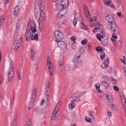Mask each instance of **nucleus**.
Masks as SVG:
<instances>
[{"instance_id": "nucleus-63", "label": "nucleus", "mask_w": 126, "mask_h": 126, "mask_svg": "<svg viewBox=\"0 0 126 126\" xmlns=\"http://www.w3.org/2000/svg\"><path fill=\"white\" fill-rule=\"evenodd\" d=\"M113 43L114 45L115 46L117 44V42L115 40H114V41L113 42Z\"/></svg>"}, {"instance_id": "nucleus-35", "label": "nucleus", "mask_w": 126, "mask_h": 126, "mask_svg": "<svg viewBox=\"0 0 126 126\" xmlns=\"http://www.w3.org/2000/svg\"><path fill=\"white\" fill-rule=\"evenodd\" d=\"M123 59L122 60L121 59H120V60L125 65L126 64V59L125 57V56L123 57Z\"/></svg>"}, {"instance_id": "nucleus-14", "label": "nucleus", "mask_w": 126, "mask_h": 126, "mask_svg": "<svg viewBox=\"0 0 126 126\" xmlns=\"http://www.w3.org/2000/svg\"><path fill=\"white\" fill-rule=\"evenodd\" d=\"M100 84L102 86H105V89L106 90H107L109 87V84L106 81H101L100 82Z\"/></svg>"}, {"instance_id": "nucleus-8", "label": "nucleus", "mask_w": 126, "mask_h": 126, "mask_svg": "<svg viewBox=\"0 0 126 126\" xmlns=\"http://www.w3.org/2000/svg\"><path fill=\"white\" fill-rule=\"evenodd\" d=\"M61 4L62 6V9H67L68 6L69 2L68 0H62Z\"/></svg>"}, {"instance_id": "nucleus-54", "label": "nucleus", "mask_w": 126, "mask_h": 126, "mask_svg": "<svg viewBox=\"0 0 126 126\" xmlns=\"http://www.w3.org/2000/svg\"><path fill=\"white\" fill-rule=\"evenodd\" d=\"M113 89L114 90L116 91H118L119 90V88L116 86H114L113 87Z\"/></svg>"}, {"instance_id": "nucleus-3", "label": "nucleus", "mask_w": 126, "mask_h": 126, "mask_svg": "<svg viewBox=\"0 0 126 126\" xmlns=\"http://www.w3.org/2000/svg\"><path fill=\"white\" fill-rule=\"evenodd\" d=\"M47 64L48 67V69L49 74L50 75H52L54 70V67L50 61V58L49 57L47 58Z\"/></svg>"}, {"instance_id": "nucleus-52", "label": "nucleus", "mask_w": 126, "mask_h": 126, "mask_svg": "<svg viewBox=\"0 0 126 126\" xmlns=\"http://www.w3.org/2000/svg\"><path fill=\"white\" fill-rule=\"evenodd\" d=\"M99 32H100V33H101L102 34V35H101V36H102L103 35V36L105 35H106L104 33L105 32L103 31V29L101 30H100Z\"/></svg>"}, {"instance_id": "nucleus-49", "label": "nucleus", "mask_w": 126, "mask_h": 126, "mask_svg": "<svg viewBox=\"0 0 126 126\" xmlns=\"http://www.w3.org/2000/svg\"><path fill=\"white\" fill-rule=\"evenodd\" d=\"M90 115L91 118L93 119H94V112L93 111H91L90 112Z\"/></svg>"}, {"instance_id": "nucleus-53", "label": "nucleus", "mask_w": 126, "mask_h": 126, "mask_svg": "<svg viewBox=\"0 0 126 126\" xmlns=\"http://www.w3.org/2000/svg\"><path fill=\"white\" fill-rule=\"evenodd\" d=\"M105 2V4L106 5H108L111 2V1L110 0H108L107 1H104Z\"/></svg>"}, {"instance_id": "nucleus-17", "label": "nucleus", "mask_w": 126, "mask_h": 126, "mask_svg": "<svg viewBox=\"0 0 126 126\" xmlns=\"http://www.w3.org/2000/svg\"><path fill=\"white\" fill-rule=\"evenodd\" d=\"M20 8L19 6L17 5L14 8V14L15 15H17L19 12Z\"/></svg>"}, {"instance_id": "nucleus-30", "label": "nucleus", "mask_w": 126, "mask_h": 126, "mask_svg": "<svg viewBox=\"0 0 126 126\" xmlns=\"http://www.w3.org/2000/svg\"><path fill=\"white\" fill-rule=\"evenodd\" d=\"M105 56V53L104 51V50L103 49L102 51L101 52V53L100 55V59H103V58H104Z\"/></svg>"}, {"instance_id": "nucleus-13", "label": "nucleus", "mask_w": 126, "mask_h": 126, "mask_svg": "<svg viewBox=\"0 0 126 126\" xmlns=\"http://www.w3.org/2000/svg\"><path fill=\"white\" fill-rule=\"evenodd\" d=\"M50 83L49 82H48L47 83V85L45 88V91L46 94H51L50 93V89L49 88Z\"/></svg>"}, {"instance_id": "nucleus-59", "label": "nucleus", "mask_w": 126, "mask_h": 126, "mask_svg": "<svg viewBox=\"0 0 126 126\" xmlns=\"http://www.w3.org/2000/svg\"><path fill=\"white\" fill-rule=\"evenodd\" d=\"M12 69H13V64H11L10 65L9 70L11 71Z\"/></svg>"}, {"instance_id": "nucleus-37", "label": "nucleus", "mask_w": 126, "mask_h": 126, "mask_svg": "<svg viewBox=\"0 0 126 126\" xmlns=\"http://www.w3.org/2000/svg\"><path fill=\"white\" fill-rule=\"evenodd\" d=\"M76 44V42L75 41L73 42L72 45V48L73 49H75L76 48L75 44Z\"/></svg>"}, {"instance_id": "nucleus-51", "label": "nucleus", "mask_w": 126, "mask_h": 126, "mask_svg": "<svg viewBox=\"0 0 126 126\" xmlns=\"http://www.w3.org/2000/svg\"><path fill=\"white\" fill-rule=\"evenodd\" d=\"M117 14L118 16L120 18H122L123 17V16L121 12H118L117 13Z\"/></svg>"}, {"instance_id": "nucleus-45", "label": "nucleus", "mask_w": 126, "mask_h": 126, "mask_svg": "<svg viewBox=\"0 0 126 126\" xmlns=\"http://www.w3.org/2000/svg\"><path fill=\"white\" fill-rule=\"evenodd\" d=\"M100 85H99V86H98L97 85H96L95 86V87L96 88V89L98 91L97 92L99 93H101L102 91L101 90H99L100 89Z\"/></svg>"}, {"instance_id": "nucleus-47", "label": "nucleus", "mask_w": 126, "mask_h": 126, "mask_svg": "<svg viewBox=\"0 0 126 126\" xmlns=\"http://www.w3.org/2000/svg\"><path fill=\"white\" fill-rule=\"evenodd\" d=\"M85 120L87 122H89V123L91 122V119L89 117H85Z\"/></svg>"}, {"instance_id": "nucleus-27", "label": "nucleus", "mask_w": 126, "mask_h": 126, "mask_svg": "<svg viewBox=\"0 0 126 126\" xmlns=\"http://www.w3.org/2000/svg\"><path fill=\"white\" fill-rule=\"evenodd\" d=\"M77 16H74V18L73 20V24L74 26H75L77 24V22L78 21V19L76 18V17H77Z\"/></svg>"}, {"instance_id": "nucleus-34", "label": "nucleus", "mask_w": 126, "mask_h": 126, "mask_svg": "<svg viewBox=\"0 0 126 126\" xmlns=\"http://www.w3.org/2000/svg\"><path fill=\"white\" fill-rule=\"evenodd\" d=\"M15 97V94L14 93L13 95L11 97V104H13L14 102V98Z\"/></svg>"}, {"instance_id": "nucleus-18", "label": "nucleus", "mask_w": 126, "mask_h": 126, "mask_svg": "<svg viewBox=\"0 0 126 126\" xmlns=\"http://www.w3.org/2000/svg\"><path fill=\"white\" fill-rule=\"evenodd\" d=\"M35 56L36 54L35 52L33 50L31 49V56L30 57L32 60H33V59L35 57Z\"/></svg>"}, {"instance_id": "nucleus-42", "label": "nucleus", "mask_w": 126, "mask_h": 126, "mask_svg": "<svg viewBox=\"0 0 126 126\" xmlns=\"http://www.w3.org/2000/svg\"><path fill=\"white\" fill-rule=\"evenodd\" d=\"M77 38V37L76 35H74L71 37L70 39L71 41L74 42L76 40Z\"/></svg>"}, {"instance_id": "nucleus-2", "label": "nucleus", "mask_w": 126, "mask_h": 126, "mask_svg": "<svg viewBox=\"0 0 126 126\" xmlns=\"http://www.w3.org/2000/svg\"><path fill=\"white\" fill-rule=\"evenodd\" d=\"M36 91L37 89H34L33 90L30 101L29 105L28 110H29L32 108L34 104V102L35 101L36 97Z\"/></svg>"}, {"instance_id": "nucleus-31", "label": "nucleus", "mask_w": 126, "mask_h": 126, "mask_svg": "<svg viewBox=\"0 0 126 126\" xmlns=\"http://www.w3.org/2000/svg\"><path fill=\"white\" fill-rule=\"evenodd\" d=\"M113 32V33L111 35L112 37L114 39H117V37L116 35L119 33H117V32Z\"/></svg>"}, {"instance_id": "nucleus-36", "label": "nucleus", "mask_w": 126, "mask_h": 126, "mask_svg": "<svg viewBox=\"0 0 126 126\" xmlns=\"http://www.w3.org/2000/svg\"><path fill=\"white\" fill-rule=\"evenodd\" d=\"M96 50L98 52H102V48L100 47H98L96 48Z\"/></svg>"}, {"instance_id": "nucleus-32", "label": "nucleus", "mask_w": 126, "mask_h": 126, "mask_svg": "<svg viewBox=\"0 0 126 126\" xmlns=\"http://www.w3.org/2000/svg\"><path fill=\"white\" fill-rule=\"evenodd\" d=\"M75 104L74 103H71L68 106L70 109H72L75 107Z\"/></svg>"}, {"instance_id": "nucleus-58", "label": "nucleus", "mask_w": 126, "mask_h": 126, "mask_svg": "<svg viewBox=\"0 0 126 126\" xmlns=\"http://www.w3.org/2000/svg\"><path fill=\"white\" fill-rule=\"evenodd\" d=\"M39 28L40 29V31L41 32H42V26H41V23L40 22H39Z\"/></svg>"}, {"instance_id": "nucleus-46", "label": "nucleus", "mask_w": 126, "mask_h": 126, "mask_svg": "<svg viewBox=\"0 0 126 126\" xmlns=\"http://www.w3.org/2000/svg\"><path fill=\"white\" fill-rule=\"evenodd\" d=\"M87 41L86 39H85L83 40H82L81 42V43L82 45H85L87 42Z\"/></svg>"}, {"instance_id": "nucleus-48", "label": "nucleus", "mask_w": 126, "mask_h": 126, "mask_svg": "<svg viewBox=\"0 0 126 126\" xmlns=\"http://www.w3.org/2000/svg\"><path fill=\"white\" fill-rule=\"evenodd\" d=\"M18 34L17 33H16L15 34L14 38V41H15V43H16V42L17 41L18 39Z\"/></svg>"}, {"instance_id": "nucleus-43", "label": "nucleus", "mask_w": 126, "mask_h": 126, "mask_svg": "<svg viewBox=\"0 0 126 126\" xmlns=\"http://www.w3.org/2000/svg\"><path fill=\"white\" fill-rule=\"evenodd\" d=\"M95 27L96 28H97V30H98L99 31L101 30H102V27L100 25H98L97 26H95Z\"/></svg>"}, {"instance_id": "nucleus-12", "label": "nucleus", "mask_w": 126, "mask_h": 126, "mask_svg": "<svg viewBox=\"0 0 126 126\" xmlns=\"http://www.w3.org/2000/svg\"><path fill=\"white\" fill-rule=\"evenodd\" d=\"M84 11L86 15V17L88 18H89V17H91L90 14L89 13V11L87 7L86 6H84Z\"/></svg>"}, {"instance_id": "nucleus-6", "label": "nucleus", "mask_w": 126, "mask_h": 126, "mask_svg": "<svg viewBox=\"0 0 126 126\" xmlns=\"http://www.w3.org/2000/svg\"><path fill=\"white\" fill-rule=\"evenodd\" d=\"M59 47L63 50H66L67 49V46L66 44L64 42L61 41H56Z\"/></svg>"}, {"instance_id": "nucleus-25", "label": "nucleus", "mask_w": 126, "mask_h": 126, "mask_svg": "<svg viewBox=\"0 0 126 126\" xmlns=\"http://www.w3.org/2000/svg\"><path fill=\"white\" fill-rule=\"evenodd\" d=\"M81 28L84 30L87 29V27L83 23V21L81 22Z\"/></svg>"}, {"instance_id": "nucleus-11", "label": "nucleus", "mask_w": 126, "mask_h": 126, "mask_svg": "<svg viewBox=\"0 0 126 126\" xmlns=\"http://www.w3.org/2000/svg\"><path fill=\"white\" fill-rule=\"evenodd\" d=\"M109 59L107 58L105 62L103 63L101 65L103 69H105L107 67L109 63Z\"/></svg>"}, {"instance_id": "nucleus-38", "label": "nucleus", "mask_w": 126, "mask_h": 126, "mask_svg": "<svg viewBox=\"0 0 126 126\" xmlns=\"http://www.w3.org/2000/svg\"><path fill=\"white\" fill-rule=\"evenodd\" d=\"M17 115H16V116L15 117V119L13 122V124H14V123H15L16 124V125H17V122L18 121V120L17 119Z\"/></svg>"}, {"instance_id": "nucleus-21", "label": "nucleus", "mask_w": 126, "mask_h": 126, "mask_svg": "<svg viewBox=\"0 0 126 126\" xmlns=\"http://www.w3.org/2000/svg\"><path fill=\"white\" fill-rule=\"evenodd\" d=\"M61 11H60L57 14V17L59 18H61V17L63 16H64L66 14V12H64L63 13H61Z\"/></svg>"}, {"instance_id": "nucleus-62", "label": "nucleus", "mask_w": 126, "mask_h": 126, "mask_svg": "<svg viewBox=\"0 0 126 126\" xmlns=\"http://www.w3.org/2000/svg\"><path fill=\"white\" fill-rule=\"evenodd\" d=\"M121 101L123 105L124 101L125 100H126L125 98V97L122 98H121Z\"/></svg>"}, {"instance_id": "nucleus-40", "label": "nucleus", "mask_w": 126, "mask_h": 126, "mask_svg": "<svg viewBox=\"0 0 126 126\" xmlns=\"http://www.w3.org/2000/svg\"><path fill=\"white\" fill-rule=\"evenodd\" d=\"M35 27L34 26V27H31L30 28L31 30L33 32V33H35L36 32V30Z\"/></svg>"}, {"instance_id": "nucleus-4", "label": "nucleus", "mask_w": 126, "mask_h": 126, "mask_svg": "<svg viewBox=\"0 0 126 126\" xmlns=\"http://www.w3.org/2000/svg\"><path fill=\"white\" fill-rule=\"evenodd\" d=\"M54 36L57 41H61L63 38L62 33L59 31H56L54 32Z\"/></svg>"}, {"instance_id": "nucleus-10", "label": "nucleus", "mask_w": 126, "mask_h": 126, "mask_svg": "<svg viewBox=\"0 0 126 126\" xmlns=\"http://www.w3.org/2000/svg\"><path fill=\"white\" fill-rule=\"evenodd\" d=\"M75 96H73L72 98V100L71 101L72 103H73L75 102H79L80 101L79 98L80 97V95L77 96L76 93L75 94Z\"/></svg>"}, {"instance_id": "nucleus-56", "label": "nucleus", "mask_w": 126, "mask_h": 126, "mask_svg": "<svg viewBox=\"0 0 126 126\" xmlns=\"http://www.w3.org/2000/svg\"><path fill=\"white\" fill-rule=\"evenodd\" d=\"M103 79H104V81H106L107 80L108 78L106 76H104L103 77Z\"/></svg>"}, {"instance_id": "nucleus-28", "label": "nucleus", "mask_w": 126, "mask_h": 126, "mask_svg": "<svg viewBox=\"0 0 126 126\" xmlns=\"http://www.w3.org/2000/svg\"><path fill=\"white\" fill-rule=\"evenodd\" d=\"M62 8V6H61L60 4H56V9L58 10H60Z\"/></svg>"}, {"instance_id": "nucleus-5", "label": "nucleus", "mask_w": 126, "mask_h": 126, "mask_svg": "<svg viewBox=\"0 0 126 126\" xmlns=\"http://www.w3.org/2000/svg\"><path fill=\"white\" fill-rule=\"evenodd\" d=\"M115 22L110 24V28L113 32H117V33H120L119 29Z\"/></svg>"}, {"instance_id": "nucleus-60", "label": "nucleus", "mask_w": 126, "mask_h": 126, "mask_svg": "<svg viewBox=\"0 0 126 126\" xmlns=\"http://www.w3.org/2000/svg\"><path fill=\"white\" fill-rule=\"evenodd\" d=\"M32 126L31 123L30 121H28L26 126Z\"/></svg>"}, {"instance_id": "nucleus-64", "label": "nucleus", "mask_w": 126, "mask_h": 126, "mask_svg": "<svg viewBox=\"0 0 126 126\" xmlns=\"http://www.w3.org/2000/svg\"><path fill=\"white\" fill-rule=\"evenodd\" d=\"M123 109L125 111V113H126V105H123Z\"/></svg>"}, {"instance_id": "nucleus-1", "label": "nucleus", "mask_w": 126, "mask_h": 126, "mask_svg": "<svg viewBox=\"0 0 126 126\" xmlns=\"http://www.w3.org/2000/svg\"><path fill=\"white\" fill-rule=\"evenodd\" d=\"M96 37L99 41H101L102 45L104 46H107L108 43V36L107 35L102 36L100 34H97L96 35Z\"/></svg>"}, {"instance_id": "nucleus-61", "label": "nucleus", "mask_w": 126, "mask_h": 126, "mask_svg": "<svg viewBox=\"0 0 126 126\" xmlns=\"http://www.w3.org/2000/svg\"><path fill=\"white\" fill-rule=\"evenodd\" d=\"M108 115L110 117L111 116V112L110 111H108L107 112Z\"/></svg>"}, {"instance_id": "nucleus-15", "label": "nucleus", "mask_w": 126, "mask_h": 126, "mask_svg": "<svg viewBox=\"0 0 126 126\" xmlns=\"http://www.w3.org/2000/svg\"><path fill=\"white\" fill-rule=\"evenodd\" d=\"M39 16L40 17L41 16L42 18L43 19V20H44L45 19V12L42 9L41 10H40V12L39 13Z\"/></svg>"}, {"instance_id": "nucleus-50", "label": "nucleus", "mask_w": 126, "mask_h": 126, "mask_svg": "<svg viewBox=\"0 0 126 126\" xmlns=\"http://www.w3.org/2000/svg\"><path fill=\"white\" fill-rule=\"evenodd\" d=\"M31 20H30L29 21V22L28 23V25H27V27L28 29H30V27H31Z\"/></svg>"}, {"instance_id": "nucleus-24", "label": "nucleus", "mask_w": 126, "mask_h": 126, "mask_svg": "<svg viewBox=\"0 0 126 126\" xmlns=\"http://www.w3.org/2000/svg\"><path fill=\"white\" fill-rule=\"evenodd\" d=\"M61 101H59L58 102V103L57 104V105L55 108L54 110H55V111H56V110H58V111L60 108V105H61Z\"/></svg>"}, {"instance_id": "nucleus-16", "label": "nucleus", "mask_w": 126, "mask_h": 126, "mask_svg": "<svg viewBox=\"0 0 126 126\" xmlns=\"http://www.w3.org/2000/svg\"><path fill=\"white\" fill-rule=\"evenodd\" d=\"M30 29H27L26 30V40L27 41H28L29 39L30 38V35L29 34L30 33V32L29 31Z\"/></svg>"}, {"instance_id": "nucleus-23", "label": "nucleus", "mask_w": 126, "mask_h": 126, "mask_svg": "<svg viewBox=\"0 0 126 126\" xmlns=\"http://www.w3.org/2000/svg\"><path fill=\"white\" fill-rule=\"evenodd\" d=\"M86 48V47L82 46L80 48L79 53L80 54H83L85 51V50Z\"/></svg>"}, {"instance_id": "nucleus-33", "label": "nucleus", "mask_w": 126, "mask_h": 126, "mask_svg": "<svg viewBox=\"0 0 126 126\" xmlns=\"http://www.w3.org/2000/svg\"><path fill=\"white\" fill-rule=\"evenodd\" d=\"M16 73L17 74L18 80H20L21 79V77L20 73L19 72L18 70H16Z\"/></svg>"}, {"instance_id": "nucleus-39", "label": "nucleus", "mask_w": 126, "mask_h": 126, "mask_svg": "<svg viewBox=\"0 0 126 126\" xmlns=\"http://www.w3.org/2000/svg\"><path fill=\"white\" fill-rule=\"evenodd\" d=\"M63 62V58H61L59 61V64L60 66L62 65Z\"/></svg>"}, {"instance_id": "nucleus-9", "label": "nucleus", "mask_w": 126, "mask_h": 126, "mask_svg": "<svg viewBox=\"0 0 126 126\" xmlns=\"http://www.w3.org/2000/svg\"><path fill=\"white\" fill-rule=\"evenodd\" d=\"M8 72H9L8 75V80L9 82H11L13 79V77L14 76V69H12L11 71L9 70Z\"/></svg>"}, {"instance_id": "nucleus-26", "label": "nucleus", "mask_w": 126, "mask_h": 126, "mask_svg": "<svg viewBox=\"0 0 126 126\" xmlns=\"http://www.w3.org/2000/svg\"><path fill=\"white\" fill-rule=\"evenodd\" d=\"M38 35L37 34H36L34 35V36H33L31 37V39L32 40H34L35 39L36 41H37L38 39Z\"/></svg>"}, {"instance_id": "nucleus-19", "label": "nucleus", "mask_w": 126, "mask_h": 126, "mask_svg": "<svg viewBox=\"0 0 126 126\" xmlns=\"http://www.w3.org/2000/svg\"><path fill=\"white\" fill-rule=\"evenodd\" d=\"M19 42H18L15 47V48L17 50L19 47V46L20 45L22 41V38H21L19 40Z\"/></svg>"}, {"instance_id": "nucleus-22", "label": "nucleus", "mask_w": 126, "mask_h": 126, "mask_svg": "<svg viewBox=\"0 0 126 126\" xmlns=\"http://www.w3.org/2000/svg\"><path fill=\"white\" fill-rule=\"evenodd\" d=\"M58 111V110H56V111H55V110H54L52 113V117L51 118V119L52 120H54L55 117H56V114L57 113Z\"/></svg>"}, {"instance_id": "nucleus-29", "label": "nucleus", "mask_w": 126, "mask_h": 126, "mask_svg": "<svg viewBox=\"0 0 126 126\" xmlns=\"http://www.w3.org/2000/svg\"><path fill=\"white\" fill-rule=\"evenodd\" d=\"M105 95L110 102H112L113 101V100L112 96H110V97H111V98H109V95L108 94H107V95L106 94Z\"/></svg>"}, {"instance_id": "nucleus-41", "label": "nucleus", "mask_w": 126, "mask_h": 126, "mask_svg": "<svg viewBox=\"0 0 126 126\" xmlns=\"http://www.w3.org/2000/svg\"><path fill=\"white\" fill-rule=\"evenodd\" d=\"M44 4L43 2H40V8L42 9H44L45 8Z\"/></svg>"}, {"instance_id": "nucleus-44", "label": "nucleus", "mask_w": 126, "mask_h": 126, "mask_svg": "<svg viewBox=\"0 0 126 126\" xmlns=\"http://www.w3.org/2000/svg\"><path fill=\"white\" fill-rule=\"evenodd\" d=\"M112 109L114 110H117V106L115 104H112L111 105Z\"/></svg>"}, {"instance_id": "nucleus-55", "label": "nucleus", "mask_w": 126, "mask_h": 126, "mask_svg": "<svg viewBox=\"0 0 126 126\" xmlns=\"http://www.w3.org/2000/svg\"><path fill=\"white\" fill-rule=\"evenodd\" d=\"M67 20L66 19H65L63 20V21L62 22V23L64 25L66 24Z\"/></svg>"}, {"instance_id": "nucleus-20", "label": "nucleus", "mask_w": 126, "mask_h": 126, "mask_svg": "<svg viewBox=\"0 0 126 126\" xmlns=\"http://www.w3.org/2000/svg\"><path fill=\"white\" fill-rule=\"evenodd\" d=\"M80 57V56L79 55L78 56L74 58L73 60V61L75 65H76L77 63L79 61V58Z\"/></svg>"}, {"instance_id": "nucleus-57", "label": "nucleus", "mask_w": 126, "mask_h": 126, "mask_svg": "<svg viewBox=\"0 0 126 126\" xmlns=\"http://www.w3.org/2000/svg\"><path fill=\"white\" fill-rule=\"evenodd\" d=\"M38 13V11H37L36 12V11H35V16L36 18L38 16H39V13Z\"/></svg>"}, {"instance_id": "nucleus-7", "label": "nucleus", "mask_w": 126, "mask_h": 126, "mask_svg": "<svg viewBox=\"0 0 126 126\" xmlns=\"http://www.w3.org/2000/svg\"><path fill=\"white\" fill-rule=\"evenodd\" d=\"M105 17L106 20L110 24L114 21H116L114 17L110 15H105Z\"/></svg>"}]
</instances>
